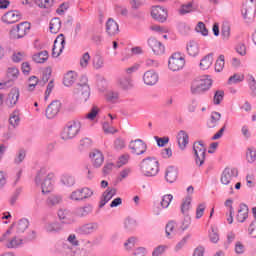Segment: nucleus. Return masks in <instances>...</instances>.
Listing matches in <instances>:
<instances>
[{
    "label": "nucleus",
    "instance_id": "9d476101",
    "mask_svg": "<svg viewBox=\"0 0 256 256\" xmlns=\"http://www.w3.org/2000/svg\"><path fill=\"white\" fill-rule=\"evenodd\" d=\"M185 67V57L181 53H174L168 60V69L170 71H181Z\"/></svg>",
    "mask_w": 256,
    "mask_h": 256
},
{
    "label": "nucleus",
    "instance_id": "2f4dec72",
    "mask_svg": "<svg viewBox=\"0 0 256 256\" xmlns=\"http://www.w3.org/2000/svg\"><path fill=\"white\" fill-rule=\"evenodd\" d=\"M211 65H213V54L212 53L207 54L200 60V69H202V71H207V69H209V67H211Z\"/></svg>",
    "mask_w": 256,
    "mask_h": 256
},
{
    "label": "nucleus",
    "instance_id": "9b49d317",
    "mask_svg": "<svg viewBox=\"0 0 256 256\" xmlns=\"http://www.w3.org/2000/svg\"><path fill=\"white\" fill-rule=\"evenodd\" d=\"M29 29H31V24L29 22H22L11 29L10 35L12 39H22V37L27 35Z\"/></svg>",
    "mask_w": 256,
    "mask_h": 256
},
{
    "label": "nucleus",
    "instance_id": "aec40b11",
    "mask_svg": "<svg viewBox=\"0 0 256 256\" xmlns=\"http://www.w3.org/2000/svg\"><path fill=\"white\" fill-rule=\"evenodd\" d=\"M115 195H117V189L108 188L107 190H105L100 199L99 207L100 208L105 207V205H107V203H109L111 201V199H113V197H115Z\"/></svg>",
    "mask_w": 256,
    "mask_h": 256
},
{
    "label": "nucleus",
    "instance_id": "7c9ffc66",
    "mask_svg": "<svg viewBox=\"0 0 256 256\" xmlns=\"http://www.w3.org/2000/svg\"><path fill=\"white\" fill-rule=\"evenodd\" d=\"M58 219L61 220V223L69 225L73 222L71 219V212L67 209H59L58 210Z\"/></svg>",
    "mask_w": 256,
    "mask_h": 256
},
{
    "label": "nucleus",
    "instance_id": "6ab92c4d",
    "mask_svg": "<svg viewBox=\"0 0 256 256\" xmlns=\"http://www.w3.org/2000/svg\"><path fill=\"white\" fill-rule=\"evenodd\" d=\"M99 229V224L93 222L84 224L76 229V233L79 235H91V233H95Z\"/></svg>",
    "mask_w": 256,
    "mask_h": 256
},
{
    "label": "nucleus",
    "instance_id": "2eb2a0df",
    "mask_svg": "<svg viewBox=\"0 0 256 256\" xmlns=\"http://www.w3.org/2000/svg\"><path fill=\"white\" fill-rule=\"evenodd\" d=\"M63 49H65V35L59 34L54 41L52 56L59 57L63 53Z\"/></svg>",
    "mask_w": 256,
    "mask_h": 256
},
{
    "label": "nucleus",
    "instance_id": "338daca9",
    "mask_svg": "<svg viewBox=\"0 0 256 256\" xmlns=\"http://www.w3.org/2000/svg\"><path fill=\"white\" fill-rule=\"evenodd\" d=\"M248 83H249V87L252 91V95L255 97L256 96V81H255V77H253V75L249 76Z\"/></svg>",
    "mask_w": 256,
    "mask_h": 256
},
{
    "label": "nucleus",
    "instance_id": "603ef678",
    "mask_svg": "<svg viewBox=\"0 0 256 256\" xmlns=\"http://www.w3.org/2000/svg\"><path fill=\"white\" fill-rule=\"evenodd\" d=\"M221 35L225 41H228L229 37H231V26L229 24L222 25Z\"/></svg>",
    "mask_w": 256,
    "mask_h": 256
},
{
    "label": "nucleus",
    "instance_id": "8fccbe9b",
    "mask_svg": "<svg viewBox=\"0 0 256 256\" xmlns=\"http://www.w3.org/2000/svg\"><path fill=\"white\" fill-rule=\"evenodd\" d=\"M224 67H225V56L220 55L215 63V71L217 73H221V71H223Z\"/></svg>",
    "mask_w": 256,
    "mask_h": 256
},
{
    "label": "nucleus",
    "instance_id": "13d9d810",
    "mask_svg": "<svg viewBox=\"0 0 256 256\" xmlns=\"http://www.w3.org/2000/svg\"><path fill=\"white\" fill-rule=\"evenodd\" d=\"M193 11V3L189 2L187 4H183L179 9L180 15H187V13H191Z\"/></svg>",
    "mask_w": 256,
    "mask_h": 256
},
{
    "label": "nucleus",
    "instance_id": "f03ea898",
    "mask_svg": "<svg viewBox=\"0 0 256 256\" xmlns=\"http://www.w3.org/2000/svg\"><path fill=\"white\" fill-rule=\"evenodd\" d=\"M140 169L145 177H156L159 174V161L151 157L143 159Z\"/></svg>",
    "mask_w": 256,
    "mask_h": 256
},
{
    "label": "nucleus",
    "instance_id": "69168bd1",
    "mask_svg": "<svg viewBox=\"0 0 256 256\" xmlns=\"http://www.w3.org/2000/svg\"><path fill=\"white\" fill-rule=\"evenodd\" d=\"M73 256H89V250L85 248H76L72 251Z\"/></svg>",
    "mask_w": 256,
    "mask_h": 256
},
{
    "label": "nucleus",
    "instance_id": "bf43d9fd",
    "mask_svg": "<svg viewBox=\"0 0 256 256\" xmlns=\"http://www.w3.org/2000/svg\"><path fill=\"white\" fill-rule=\"evenodd\" d=\"M135 243H137V238L135 237L128 238L124 243V249H126V251H131V249L135 247Z\"/></svg>",
    "mask_w": 256,
    "mask_h": 256
},
{
    "label": "nucleus",
    "instance_id": "a18cd8bd",
    "mask_svg": "<svg viewBox=\"0 0 256 256\" xmlns=\"http://www.w3.org/2000/svg\"><path fill=\"white\" fill-rule=\"evenodd\" d=\"M191 239V234L187 233L174 247V251L179 252L181 251V249H183V247H185V245H187V243L189 242V240Z\"/></svg>",
    "mask_w": 256,
    "mask_h": 256
},
{
    "label": "nucleus",
    "instance_id": "864d4df0",
    "mask_svg": "<svg viewBox=\"0 0 256 256\" xmlns=\"http://www.w3.org/2000/svg\"><path fill=\"white\" fill-rule=\"evenodd\" d=\"M97 115H99V107L93 106L90 112H88L85 115V118L88 119L89 121H95V118L97 117Z\"/></svg>",
    "mask_w": 256,
    "mask_h": 256
},
{
    "label": "nucleus",
    "instance_id": "774afa93",
    "mask_svg": "<svg viewBox=\"0 0 256 256\" xmlns=\"http://www.w3.org/2000/svg\"><path fill=\"white\" fill-rule=\"evenodd\" d=\"M248 233L250 236L256 238V220L252 221L248 227Z\"/></svg>",
    "mask_w": 256,
    "mask_h": 256
},
{
    "label": "nucleus",
    "instance_id": "dca6fc26",
    "mask_svg": "<svg viewBox=\"0 0 256 256\" xmlns=\"http://www.w3.org/2000/svg\"><path fill=\"white\" fill-rule=\"evenodd\" d=\"M59 111H61V101L59 100L52 101L46 108L47 119H55V117L59 115Z\"/></svg>",
    "mask_w": 256,
    "mask_h": 256
},
{
    "label": "nucleus",
    "instance_id": "0e129e2a",
    "mask_svg": "<svg viewBox=\"0 0 256 256\" xmlns=\"http://www.w3.org/2000/svg\"><path fill=\"white\" fill-rule=\"evenodd\" d=\"M71 201H83L81 189H77L70 194Z\"/></svg>",
    "mask_w": 256,
    "mask_h": 256
},
{
    "label": "nucleus",
    "instance_id": "4be33fe9",
    "mask_svg": "<svg viewBox=\"0 0 256 256\" xmlns=\"http://www.w3.org/2000/svg\"><path fill=\"white\" fill-rule=\"evenodd\" d=\"M90 159L93 164V167L99 168L103 165V161H105V157L103 153L99 150H93L90 152Z\"/></svg>",
    "mask_w": 256,
    "mask_h": 256
},
{
    "label": "nucleus",
    "instance_id": "72a5a7b5",
    "mask_svg": "<svg viewBox=\"0 0 256 256\" xmlns=\"http://www.w3.org/2000/svg\"><path fill=\"white\" fill-rule=\"evenodd\" d=\"M76 81L77 73H75L74 71H70L64 76L63 84L65 85V87H71V85H73V83H75Z\"/></svg>",
    "mask_w": 256,
    "mask_h": 256
},
{
    "label": "nucleus",
    "instance_id": "5701e85b",
    "mask_svg": "<svg viewBox=\"0 0 256 256\" xmlns=\"http://www.w3.org/2000/svg\"><path fill=\"white\" fill-rule=\"evenodd\" d=\"M20 19H21V13L15 10L9 11L2 16L3 23H8V24L17 23V21H19Z\"/></svg>",
    "mask_w": 256,
    "mask_h": 256
},
{
    "label": "nucleus",
    "instance_id": "6e6552de",
    "mask_svg": "<svg viewBox=\"0 0 256 256\" xmlns=\"http://www.w3.org/2000/svg\"><path fill=\"white\" fill-rule=\"evenodd\" d=\"M37 235L35 231H32L29 236L21 238L19 236H14L11 240L5 243V246L8 249H17V247H21V245H25V243H29V241L35 240Z\"/></svg>",
    "mask_w": 256,
    "mask_h": 256
},
{
    "label": "nucleus",
    "instance_id": "20e7f679",
    "mask_svg": "<svg viewBox=\"0 0 256 256\" xmlns=\"http://www.w3.org/2000/svg\"><path fill=\"white\" fill-rule=\"evenodd\" d=\"M79 131H81V122L79 120H72L63 128L61 139H63V141L75 139V136L79 135Z\"/></svg>",
    "mask_w": 256,
    "mask_h": 256
},
{
    "label": "nucleus",
    "instance_id": "b1692460",
    "mask_svg": "<svg viewBox=\"0 0 256 256\" xmlns=\"http://www.w3.org/2000/svg\"><path fill=\"white\" fill-rule=\"evenodd\" d=\"M178 175L179 172L175 166H168L165 170V181H167V183H175Z\"/></svg>",
    "mask_w": 256,
    "mask_h": 256
},
{
    "label": "nucleus",
    "instance_id": "ea45409f",
    "mask_svg": "<svg viewBox=\"0 0 256 256\" xmlns=\"http://www.w3.org/2000/svg\"><path fill=\"white\" fill-rule=\"evenodd\" d=\"M49 29L51 33H54V34L59 33L61 29V20L59 18H53L50 21Z\"/></svg>",
    "mask_w": 256,
    "mask_h": 256
},
{
    "label": "nucleus",
    "instance_id": "412c9836",
    "mask_svg": "<svg viewBox=\"0 0 256 256\" xmlns=\"http://www.w3.org/2000/svg\"><path fill=\"white\" fill-rule=\"evenodd\" d=\"M148 45L155 55H163L165 53V46L155 38H150L148 40Z\"/></svg>",
    "mask_w": 256,
    "mask_h": 256
},
{
    "label": "nucleus",
    "instance_id": "4d7b16f0",
    "mask_svg": "<svg viewBox=\"0 0 256 256\" xmlns=\"http://www.w3.org/2000/svg\"><path fill=\"white\" fill-rule=\"evenodd\" d=\"M223 97H225V92L223 90L216 91L213 98L214 105H221Z\"/></svg>",
    "mask_w": 256,
    "mask_h": 256
},
{
    "label": "nucleus",
    "instance_id": "c85d7f7f",
    "mask_svg": "<svg viewBox=\"0 0 256 256\" xmlns=\"http://www.w3.org/2000/svg\"><path fill=\"white\" fill-rule=\"evenodd\" d=\"M186 51L190 57H197V55H199V43L193 40L188 42Z\"/></svg>",
    "mask_w": 256,
    "mask_h": 256
},
{
    "label": "nucleus",
    "instance_id": "de8ad7c7",
    "mask_svg": "<svg viewBox=\"0 0 256 256\" xmlns=\"http://www.w3.org/2000/svg\"><path fill=\"white\" fill-rule=\"evenodd\" d=\"M246 161H247V163H255V161H256V149L254 147L247 148Z\"/></svg>",
    "mask_w": 256,
    "mask_h": 256
},
{
    "label": "nucleus",
    "instance_id": "c756f323",
    "mask_svg": "<svg viewBox=\"0 0 256 256\" xmlns=\"http://www.w3.org/2000/svg\"><path fill=\"white\" fill-rule=\"evenodd\" d=\"M47 233H59L63 229L58 221L47 222L44 227Z\"/></svg>",
    "mask_w": 256,
    "mask_h": 256
},
{
    "label": "nucleus",
    "instance_id": "5fc2aeb1",
    "mask_svg": "<svg viewBox=\"0 0 256 256\" xmlns=\"http://www.w3.org/2000/svg\"><path fill=\"white\" fill-rule=\"evenodd\" d=\"M39 78H37L36 76H31L28 79V91H35V87H37V85H39Z\"/></svg>",
    "mask_w": 256,
    "mask_h": 256
},
{
    "label": "nucleus",
    "instance_id": "a19ab883",
    "mask_svg": "<svg viewBox=\"0 0 256 256\" xmlns=\"http://www.w3.org/2000/svg\"><path fill=\"white\" fill-rule=\"evenodd\" d=\"M221 121V113L219 112H212L210 117V122L208 123V127L213 129L217 127V124Z\"/></svg>",
    "mask_w": 256,
    "mask_h": 256
},
{
    "label": "nucleus",
    "instance_id": "c9c22d12",
    "mask_svg": "<svg viewBox=\"0 0 256 256\" xmlns=\"http://www.w3.org/2000/svg\"><path fill=\"white\" fill-rule=\"evenodd\" d=\"M62 201L63 198L60 195H51L47 198L46 204L48 207H57V205H60Z\"/></svg>",
    "mask_w": 256,
    "mask_h": 256
},
{
    "label": "nucleus",
    "instance_id": "e2e57ef3",
    "mask_svg": "<svg viewBox=\"0 0 256 256\" xmlns=\"http://www.w3.org/2000/svg\"><path fill=\"white\" fill-rule=\"evenodd\" d=\"M168 247L167 245H159L156 248H154L152 252V256H161L163 253L167 251Z\"/></svg>",
    "mask_w": 256,
    "mask_h": 256
},
{
    "label": "nucleus",
    "instance_id": "393cba45",
    "mask_svg": "<svg viewBox=\"0 0 256 256\" xmlns=\"http://www.w3.org/2000/svg\"><path fill=\"white\" fill-rule=\"evenodd\" d=\"M177 141L181 151H185L187 145H189V134H187L185 130H180L177 134Z\"/></svg>",
    "mask_w": 256,
    "mask_h": 256
},
{
    "label": "nucleus",
    "instance_id": "052dcab7",
    "mask_svg": "<svg viewBox=\"0 0 256 256\" xmlns=\"http://www.w3.org/2000/svg\"><path fill=\"white\" fill-rule=\"evenodd\" d=\"M35 4L38 5V7L49 9V7L53 6V0H35Z\"/></svg>",
    "mask_w": 256,
    "mask_h": 256
},
{
    "label": "nucleus",
    "instance_id": "f8f14e48",
    "mask_svg": "<svg viewBox=\"0 0 256 256\" xmlns=\"http://www.w3.org/2000/svg\"><path fill=\"white\" fill-rule=\"evenodd\" d=\"M117 87L121 91H131L135 87V82H133V76H120L117 80Z\"/></svg>",
    "mask_w": 256,
    "mask_h": 256
},
{
    "label": "nucleus",
    "instance_id": "09e8293b",
    "mask_svg": "<svg viewBox=\"0 0 256 256\" xmlns=\"http://www.w3.org/2000/svg\"><path fill=\"white\" fill-rule=\"evenodd\" d=\"M191 227V215H183L182 221L180 223V230L187 231Z\"/></svg>",
    "mask_w": 256,
    "mask_h": 256
},
{
    "label": "nucleus",
    "instance_id": "f257e3e1",
    "mask_svg": "<svg viewBox=\"0 0 256 256\" xmlns=\"http://www.w3.org/2000/svg\"><path fill=\"white\" fill-rule=\"evenodd\" d=\"M35 185L42 189V193H51L55 181V173L47 172V168H41L35 176Z\"/></svg>",
    "mask_w": 256,
    "mask_h": 256
},
{
    "label": "nucleus",
    "instance_id": "f704fd0d",
    "mask_svg": "<svg viewBox=\"0 0 256 256\" xmlns=\"http://www.w3.org/2000/svg\"><path fill=\"white\" fill-rule=\"evenodd\" d=\"M242 15L247 22L251 21L252 19H255V8H252L251 6H246L242 10Z\"/></svg>",
    "mask_w": 256,
    "mask_h": 256
},
{
    "label": "nucleus",
    "instance_id": "a211bd4d",
    "mask_svg": "<svg viewBox=\"0 0 256 256\" xmlns=\"http://www.w3.org/2000/svg\"><path fill=\"white\" fill-rule=\"evenodd\" d=\"M143 81L145 85L153 87V85L159 83V73L155 72V70H148L143 75Z\"/></svg>",
    "mask_w": 256,
    "mask_h": 256
},
{
    "label": "nucleus",
    "instance_id": "e433bc0d",
    "mask_svg": "<svg viewBox=\"0 0 256 256\" xmlns=\"http://www.w3.org/2000/svg\"><path fill=\"white\" fill-rule=\"evenodd\" d=\"M92 65L94 69H103L105 67V58L99 54H96L92 60Z\"/></svg>",
    "mask_w": 256,
    "mask_h": 256
},
{
    "label": "nucleus",
    "instance_id": "39448f33",
    "mask_svg": "<svg viewBox=\"0 0 256 256\" xmlns=\"http://www.w3.org/2000/svg\"><path fill=\"white\" fill-rule=\"evenodd\" d=\"M213 85V80L209 76H202L200 79L195 80L191 86L192 95H201L205 91H209Z\"/></svg>",
    "mask_w": 256,
    "mask_h": 256
},
{
    "label": "nucleus",
    "instance_id": "37998d69",
    "mask_svg": "<svg viewBox=\"0 0 256 256\" xmlns=\"http://www.w3.org/2000/svg\"><path fill=\"white\" fill-rule=\"evenodd\" d=\"M124 228L127 231H135L137 229V220L131 217L126 218L124 221Z\"/></svg>",
    "mask_w": 256,
    "mask_h": 256
},
{
    "label": "nucleus",
    "instance_id": "423d86ee",
    "mask_svg": "<svg viewBox=\"0 0 256 256\" xmlns=\"http://www.w3.org/2000/svg\"><path fill=\"white\" fill-rule=\"evenodd\" d=\"M14 229L16 235H23L27 229H29V220L23 218L18 222L12 224V226L6 231V233L0 238L1 243L7 241V237L11 235V231Z\"/></svg>",
    "mask_w": 256,
    "mask_h": 256
},
{
    "label": "nucleus",
    "instance_id": "bb28decb",
    "mask_svg": "<svg viewBox=\"0 0 256 256\" xmlns=\"http://www.w3.org/2000/svg\"><path fill=\"white\" fill-rule=\"evenodd\" d=\"M193 201V198L191 195H187L185 198L182 199L181 205H180V212L182 215H190L189 211H191V202Z\"/></svg>",
    "mask_w": 256,
    "mask_h": 256
},
{
    "label": "nucleus",
    "instance_id": "6e6d98bb",
    "mask_svg": "<svg viewBox=\"0 0 256 256\" xmlns=\"http://www.w3.org/2000/svg\"><path fill=\"white\" fill-rule=\"evenodd\" d=\"M195 30L197 33H201V35H203V37H207V35H209V30H207V27L205 26V23H203V22H198Z\"/></svg>",
    "mask_w": 256,
    "mask_h": 256
},
{
    "label": "nucleus",
    "instance_id": "473e14b6",
    "mask_svg": "<svg viewBox=\"0 0 256 256\" xmlns=\"http://www.w3.org/2000/svg\"><path fill=\"white\" fill-rule=\"evenodd\" d=\"M90 213H93V206L91 205L79 207L75 210L76 217H87Z\"/></svg>",
    "mask_w": 256,
    "mask_h": 256
},
{
    "label": "nucleus",
    "instance_id": "680f3d73",
    "mask_svg": "<svg viewBox=\"0 0 256 256\" xmlns=\"http://www.w3.org/2000/svg\"><path fill=\"white\" fill-rule=\"evenodd\" d=\"M129 159H131L129 154L121 155L117 161V167H123V165H127L129 163Z\"/></svg>",
    "mask_w": 256,
    "mask_h": 256
},
{
    "label": "nucleus",
    "instance_id": "f3484780",
    "mask_svg": "<svg viewBox=\"0 0 256 256\" xmlns=\"http://www.w3.org/2000/svg\"><path fill=\"white\" fill-rule=\"evenodd\" d=\"M151 16L155 19V21H159V23H165L167 21V11L165 8L161 6H153L151 10Z\"/></svg>",
    "mask_w": 256,
    "mask_h": 256
},
{
    "label": "nucleus",
    "instance_id": "49530a36",
    "mask_svg": "<svg viewBox=\"0 0 256 256\" xmlns=\"http://www.w3.org/2000/svg\"><path fill=\"white\" fill-rule=\"evenodd\" d=\"M90 61H91V55L89 54V52H85L80 57V67L82 69H87V67H89Z\"/></svg>",
    "mask_w": 256,
    "mask_h": 256
},
{
    "label": "nucleus",
    "instance_id": "0eeeda50",
    "mask_svg": "<svg viewBox=\"0 0 256 256\" xmlns=\"http://www.w3.org/2000/svg\"><path fill=\"white\" fill-rule=\"evenodd\" d=\"M193 152L196 165H198V167L203 166L207 155V148L203 145V142H195L193 144Z\"/></svg>",
    "mask_w": 256,
    "mask_h": 256
},
{
    "label": "nucleus",
    "instance_id": "c03bdc74",
    "mask_svg": "<svg viewBox=\"0 0 256 256\" xmlns=\"http://www.w3.org/2000/svg\"><path fill=\"white\" fill-rule=\"evenodd\" d=\"M20 121H21V119L19 118V111L15 110L10 115L9 123H10L11 127H13L15 129V127H19Z\"/></svg>",
    "mask_w": 256,
    "mask_h": 256
},
{
    "label": "nucleus",
    "instance_id": "58836bf2",
    "mask_svg": "<svg viewBox=\"0 0 256 256\" xmlns=\"http://www.w3.org/2000/svg\"><path fill=\"white\" fill-rule=\"evenodd\" d=\"M61 183L66 187H73V185H75V177L71 174H63L61 177Z\"/></svg>",
    "mask_w": 256,
    "mask_h": 256
},
{
    "label": "nucleus",
    "instance_id": "4c0bfd02",
    "mask_svg": "<svg viewBox=\"0 0 256 256\" xmlns=\"http://www.w3.org/2000/svg\"><path fill=\"white\" fill-rule=\"evenodd\" d=\"M47 59H49V52L46 50L33 55V61H35V63H45Z\"/></svg>",
    "mask_w": 256,
    "mask_h": 256
},
{
    "label": "nucleus",
    "instance_id": "79ce46f5",
    "mask_svg": "<svg viewBox=\"0 0 256 256\" xmlns=\"http://www.w3.org/2000/svg\"><path fill=\"white\" fill-rule=\"evenodd\" d=\"M242 81H245V75L235 73L234 75L229 77L228 85H237L238 83H242Z\"/></svg>",
    "mask_w": 256,
    "mask_h": 256
},
{
    "label": "nucleus",
    "instance_id": "4468645a",
    "mask_svg": "<svg viewBox=\"0 0 256 256\" xmlns=\"http://www.w3.org/2000/svg\"><path fill=\"white\" fill-rule=\"evenodd\" d=\"M19 97H20V92L18 88H12L5 100L6 107H8V109L15 108L17 106V103H19Z\"/></svg>",
    "mask_w": 256,
    "mask_h": 256
},
{
    "label": "nucleus",
    "instance_id": "3c124183",
    "mask_svg": "<svg viewBox=\"0 0 256 256\" xmlns=\"http://www.w3.org/2000/svg\"><path fill=\"white\" fill-rule=\"evenodd\" d=\"M174 232H175V222L170 221L167 223L166 228H165L166 237L168 239H171L174 235Z\"/></svg>",
    "mask_w": 256,
    "mask_h": 256
},
{
    "label": "nucleus",
    "instance_id": "7ed1b4c3",
    "mask_svg": "<svg viewBox=\"0 0 256 256\" xmlns=\"http://www.w3.org/2000/svg\"><path fill=\"white\" fill-rule=\"evenodd\" d=\"M82 80L83 84H78L74 90L73 95L76 97L78 103H87L89 101V97H91V88L89 84H87V77L83 76Z\"/></svg>",
    "mask_w": 256,
    "mask_h": 256
},
{
    "label": "nucleus",
    "instance_id": "ddd939ff",
    "mask_svg": "<svg viewBox=\"0 0 256 256\" xmlns=\"http://www.w3.org/2000/svg\"><path fill=\"white\" fill-rule=\"evenodd\" d=\"M128 147L134 155H143L147 151V144L141 139L132 140Z\"/></svg>",
    "mask_w": 256,
    "mask_h": 256
},
{
    "label": "nucleus",
    "instance_id": "cd10ccee",
    "mask_svg": "<svg viewBox=\"0 0 256 256\" xmlns=\"http://www.w3.org/2000/svg\"><path fill=\"white\" fill-rule=\"evenodd\" d=\"M247 217H249V207H247L246 204H240L238 214L236 216L237 221H239V223H245Z\"/></svg>",
    "mask_w": 256,
    "mask_h": 256
},
{
    "label": "nucleus",
    "instance_id": "a878e982",
    "mask_svg": "<svg viewBox=\"0 0 256 256\" xmlns=\"http://www.w3.org/2000/svg\"><path fill=\"white\" fill-rule=\"evenodd\" d=\"M106 33L109 37H115L119 33V24L113 18H109L106 22Z\"/></svg>",
    "mask_w": 256,
    "mask_h": 256
},
{
    "label": "nucleus",
    "instance_id": "1a4fd4ad",
    "mask_svg": "<svg viewBox=\"0 0 256 256\" xmlns=\"http://www.w3.org/2000/svg\"><path fill=\"white\" fill-rule=\"evenodd\" d=\"M239 175V170L237 168H225L222 172L220 182L222 185H229L230 191H233V185H231V182H233L235 179H237V176Z\"/></svg>",
    "mask_w": 256,
    "mask_h": 256
}]
</instances>
